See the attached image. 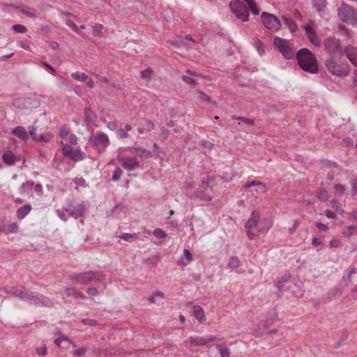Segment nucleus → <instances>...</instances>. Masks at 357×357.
I'll return each mask as SVG.
<instances>
[{
    "label": "nucleus",
    "mask_w": 357,
    "mask_h": 357,
    "mask_svg": "<svg viewBox=\"0 0 357 357\" xmlns=\"http://www.w3.org/2000/svg\"><path fill=\"white\" fill-rule=\"evenodd\" d=\"M299 66L302 70L310 73H318V65L315 56L307 49L300 50L296 54Z\"/></svg>",
    "instance_id": "f257e3e1"
},
{
    "label": "nucleus",
    "mask_w": 357,
    "mask_h": 357,
    "mask_svg": "<svg viewBox=\"0 0 357 357\" xmlns=\"http://www.w3.org/2000/svg\"><path fill=\"white\" fill-rule=\"evenodd\" d=\"M104 278L102 272L88 271L73 274L70 280L72 284H87L91 281H101Z\"/></svg>",
    "instance_id": "f03ea898"
},
{
    "label": "nucleus",
    "mask_w": 357,
    "mask_h": 357,
    "mask_svg": "<svg viewBox=\"0 0 357 357\" xmlns=\"http://www.w3.org/2000/svg\"><path fill=\"white\" fill-rule=\"evenodd\" d=\"M325 66L330 73L339 77L348 76L351 70L348 63H337L334 57L327 59L325 61Z\"/></svg>",
    "instance_id": "7ed1b4c3"
},
{
    "label": "nucleus",
    "mask_w": 357,
    "mask_h": 357,
    "mask_svg": "<svg viewBox=\"0 0 357 357\" xmlns=\"http://www.w3.org/2000/svg\"><path fill=\"white\" fill-rule=\"evenodd\" d=\"M340 20L349 25L357 26V10L352 6L342 3L337 9Z\"/></svg>",
    "instance_id": "20e7f679"
},
{
    "label": "nucleus",
    "mask_w": 357,
    "mask_h": 357,
    "mask_svg": "<svg viewBox=\"0 0 357 357\" xmlns=\"http://www.w3.org/2000/svg\"><path fill=\"white\" fill-rule=\"evenodd\" d=\"M85 213V206L83 202L78 204L76 206H73L72 204L68 205V208L58 209L56 213L59 217L63 221H66L68 218L71 216L75 218L82 217Z\"/></svg>",
    "instance_id": "39448f33"
},
{
    "label": "nucleus",
    "mask_w": 357,
    "mask_h": 357,
    "mask_svg": "<svg viewBox=\"0 0 357 357\" xmlns=\"http://www.w3.org/2000/svg\"><path fill=\"white\" fill-rule=\"evenodd\" d=\"M89 143L95 147L99 153H102L110 144V140L105 133L97 132L96 134L91 135Z\"/></svg>",
    "instance_id": "423d86ee"
},
{
    "label": "nucleus",
    "mask_w": 357,
    "mask_h": 357,
    "mask_svg": "<svg viewBox=\"0 0 357 357\" xmlns=\"http://www.w3.org/2000/svg\"><path fill=\"white\" fill-rule=\"evenodd\" d=\"M324 47L330 57L341 56L343 54L340 40L334 37H329L325 40Z\"/></svg>",
    "instance_id": "0eeeda50"
},
{
    "label": "nucleus",
    "mask_w": 357,
    "mask_h": 357,
    "mask_svg": "<svg viewBox=\"0 0 357 357\" xmlns=\"http://www.w3.org/2000/svg\"><path fill=\"white\" fill-rule=\"evenodd\" d=\"M230 8L236 17L243 22L249 20V8L243 4L240 0H235L230 3Z\"/></svg>",
    "instance_id": "6e6552de"
},
{
    "label": "nucleus",
    "mask_w": 357,
    "mask_h": 357,
    "mask_svg": "<svg viewBox=\"0 0 357 357\" xmlns=\"http://www.w3.org/2000/svg\"><path fill=\"white\" fill-rule=\"evenodd\" d=\"M261 19L263 24L267 29L276 32L280 29V21L274 15L263 12L261 15Z\"/></svg>",
    "instance_id": "1a4fd4ad"
},
{
    "label": "nucleus",
    "mask_w": 357,
    "mask_h": 357,
    "mask_svg": "<svg viewBox=\"0 0 357 357\" xmlns=\"http://www.w3.org/2000/svg\"><path fill=\"white\" fill-rule=\"evenodd\" d=\"M220 340L215 335H207L206 337L191 336L185 341V344L187 347H203L209 342Z\"/></svg>",
    "instance_id": "9d476101"
},
{
    "label": "nucleus",
    "mask_w": 357,
    "mask_h": 357,
    "mask_svg": "<svg viewBox=\"0 0 357 357\" xmlns=\"http://www.w3.org/2000/svg\"><path fill=\"white\" fill-rule=\"evenodd\" d=\"M273 45L278 49L282 54L287 59L294 56V52L289 45L287 40L275 37L273 40Z\"/></svg>",
    "instance_id": "9b49d317"
},
{
    "label": "nucleus",
    "mask_w": 357,
    "mask_h": 357,
    "mask_svg": "<svg viewBox=\"0 0 357 357\" xmlns=\"http://www.w3.org/2000/svg\"><path fill=\"white\" fill-rule=\"evenodd\" d=\"M26 301L36 306L50 307L52 305V301L47 297H45L38 293H33L31 291H30L29 296H27Z\"/></svg>",
    "instance_id": "f8f14e48"
},
{
    "label": "nucleus",
    "mask_w": 357,
    "mask_h": 357,
    "mask_svg": "<svg viewBox=\"0 0 357 357\" xmlns=\"http://www.w3.org/2000/svg\"><path fill=\"white\" fill-rule=\"evenodd\" d=\"M63 155L72 160L77 162L84 159V153L80 149H73L69 144H65L61 149Z\"/></svg>",
    "instance_id": "ddd939ff"
},
{
    "label": "nucleus",
    "mask_w": 357,
    "mask_h": 357,
    "mask_svg": "<svg viewBox=\"0 0 357 357\" xmlns=\"http://www.w3.org/2000/svg\"><path fill=\"white\" fill-rule=\"evenodd\" d=\"M259 213L257 211H253L251 213L250 218L248 220L245 225V227L247 229V234L250 238H252L253 236V233L252 231V229H255L257 226V224L259 221Z\"/></svg>",
    "instance_id": "4468645a"
},
{
    "label": "nucleus",
    "mask_w": 357,
    "mask_h": 357,
    "mask_svg": "<svg viewBox=\"0 0 357 357\" xmlns=\"http://www.w3.org/2000/svg\"><path fill=\"white\" fill-rule=\"evenodd\" d=\"M119 162L127 171H133L139 167V163L135 157H118Z\"/></svg>",
    "instance_id": "2eb2a0df"
},
{
    "label": "nucleus",
    "mask_w": 357,
    "mask_h": 357,
    "mask_svg": "<svg viewBox=\"0 0 357 357\" xmlns=\"http://www.w3.org/2000/svg\"><path fill=\"white\" fill-rule=\"evenodd\" d=\"M306 36L309 40L315 46L319 47L321 41L316 34L315 26L313 22H310L309 24L304 26Z\"/></svg>",
    "instance_id": "dca6fc26"
},
{
    "label": "nucleus",
    "mask_w": 357,
    "mask_h": 357,
    "mask_svg": "<svg viewBox=\"0 0 357 357\" xmlns=\"http://www.w3.org/2000/svg\"><path fill=\"white\" fill-rule=\"evenodd\" d=\"M344 52L351 63L357 66V47L348 45L344 47Z\"/></svg>",
    "instance_id": "f3484780"
},
{
    "label": "nucleus",
    "mask_w": 357,
    "mask_h": 357,
    "mask_svg": "<svg viewBox=\"0 0 357 357\" xmlns=\"http://www.w3.org/2000/svg\"><path fill=\"white\" fill-rule=\"evenodd\" d=\"M192 312L199 322L203 323L206 320V316L203 308L200 305H193Z\"/></svg>",
    "instance_id": "a211bd4d"
},
{
    "label": "nucleus",
    "mask_w": 357,
    "mask_h": 357,
    "mask_svg": "<svg viewBox=\"0 0 357 357\" xmlns=\"http://www.w3.org/2000/svg\"><path fill=\"white\" fill-rule=\"evenodd\" d=\"M30 291L26 290L24 287H15L12 289V294L21 300L27 301V296Z\"/></svg>",
    "instance_id": "6ab92c4d"
},
{
    "label": "nucleus",
    "mask_w": 357,
    "mask_h": 357,
    "mask_svg": "<svg viewBox=\"0 0 357 357\" xmlns=\"http://www.w3.org/2000/svg\"><path fill=\"white\" fill-rule=\"evenodd\" d=\"M2 160L6 165L11 166L15 165L17 157L11 151H6L2 155Z\"/></svg>",
    "instance_id": "aec40b11"
},
{
    "label": "nucleus",
    "mask_w": 357,
    "mask_h": 357,
    "mask_svg": "<svg viewBox=\"0 0 357 357\" xmlns=\"http://www.w3.org/2000/svg\"><path fill=\"white\" fill-rule=\"evenodd\" d=\"M62 290L65 292V294H66V296L68 297L73 296L75 298H85L84 294L82 292L77 291L74 287H71V288L63 287Z\"/></svg>",
    "instance_id": "412c9836"
},
{
    "label": "nucleus",
    "mask_w": 357,
    "mask_h": 357,
    "mask_svg": "<svg viewBox=\"0 0 357 357\" xmlns=\"http://www.w3.org/2000/svg\"><path fill=\"white\" fill-rule=\"evenodd\" d=\"M84 121L87 123H93L97 120L96 114L90 107H86L84 110Z\"/></svg>",
    "instance_id": "4be33fe9"
},
{
    "label": "nucleus",
    "mask_w": 357,
    "mask_h": 357,
    "mask_svg": "<svg viewBox=\"0 0 357 357\" xmlns=\"http://www.w3.org/2000/svg\"><path fill=\"white\" fill-rule=\"evenodd\" d=\"M32 207L30 204H25L18 208L16 211V215L18 219L24 218L31 211Z\"/></svg>",
    "instance_id": "5701e85b"
},
{
    "label": "nucleus",
    "mask_w": 357,
    "mask_h": 357,
    "mask_svg": "<svg viewBox=\"0 0 357 357\" xmlns=\"http://www.w3.org/2000/svg\"><path fill=\"white\" fill-rule=\"evenodd\" d=\"M195 99L201 103H210L211 98L205 93L201 91H196L194 93Z\"/></svg>",
    "instance_id": "b1692460"
},
{
    "label": "nucleus",
    "mask_w": 357,
    "mask_h": 357,
    "mask_svg": "<svg viewBox=\"0 0 357 357\" xmlns=\"http://www.w3.org/2000/svg\"><path fill=\"white\" fill-rule=\"evenodd\" d=\"M12 133L22 140H26L29 139V135L25 130V128L22 126H17L14 128L12 131Z\"/></svg>",
    "instance_id": "393cba45"
},
{
    "label": "nucleus",
    "mask_w": 357,
    "mask_h": 357,
    "mask_svg": "<svg viewBox=\"0 0 357 357\" xmlns=\"http://www.w3.org/2000/svg\"><path fill=\"white\" fill-rule=\"evenodd\" d=\"M133 151L138 153V156L143 159H147L152 157V154L149 150L140 146H136L132 149Z\"/></svg>",
    "instance_id": "a878e982"
},
{
    "label": "nucleus",
    "mask_w": 357,
    "mask_h": 357,
    "mask_svg": "<svg viewBox=\"0 0 357 357\" xmlns=\"http://www.w3.org/2000/svg\"><path fill=\"white\" fill-rule=\"evenodd\" d=\"M283 22L286 24V26L289 28V31L292 33L295 32L298 28L296 22L290 17H288L285 15H283L282 17Z\"/></svg>",
    "instance_id": "bb28decb"
},
{
    "label": "nucleus",
    "mask_w": 357,
    "mask_h": 357,
    "mask_svg": "<svg viewBox=\"0 0 357 357\" xmlns=\"http://www.w3.org/2000/svg\"><path fill=\"white\" fill-rule=\"evenodd\" d=\"M33 185H34L33 181H27L26 182L22 183V185H21V187L20 188V193L21 195H24V194L29 192L32 190Z\"/></svg>",
    "instance_id": "cd10ccee"
},
{
    "label": "nucleus",
    "mask_w": 357,
    "mask_h": 357,
    "mask_svg": "<svg viewBox=\"0 0 357 357\" xmlns=\"http://www.w3.org/2000/svg\"><path fill=\"white\" fill-rule=\"evenodd\" d=\"M248 5V8L251 10L252 13L255 15H257L259 13V10L257 7V4L255 0H243Z\"/></svg>",
    "instance_id": "c85d7f7f"
},
{
    "label": "nucleus",
    "mask_w": 357,
    "mask_h": 357,
    "mask_svg": "<svg viewBox=\"0 0 357 357\" xmlns=\"http://www.w3.org/2000/svg\"><path fill=\"white\" fill-rule=\"evenodd\" d=\"M71 77L77 81L85 82V81H87L88 75L84 73H79L78 72H76L72 73Z\"/></svg>",
    "instance_id": "c756f323"
},
{
    "label": "nucleus",
    "mask_w": 357,
    "mask_h": 357,
    "mask_svg": "<svg viewBox=\"0 0 357 357\" xmlns=\"http://www.w3.org/2000/svg\"><path fill=\"white\" fill-rule=\"evenodd\" d=\"M357 232V226L351 225L344 229L342 234L346 237H350L351 235Z\"/></svg>",
    "instance_id": "7c9ffc66"
},
{
    "label": "nucleus",
    "mask_w": 357,
    "mask_h": 357,
    "mask_svg": "<svg viewBox=\"0 0 357 357\" xmlns=\"http://www.w3.org/2000/svg\"><path fill=\"white\" fill-rule=\"evenodd\" d=\"M192 261V256L190 252L188 249L183 250V257L182 258V263L183 265H187Z\"/></svg>",
    "instance_id": "2f4dec72"
},
{
    "label": "nucleus",
    "mask_w": 357,
    "mask_h": 357,
    "mask_svg": "<svg viewBox=\"0 0 357 357\" xmlns=\"http://www.w3.org/2000/svg\"><path fill=\"white\" fill-rule=\"evenodd\" d=\"M217 349H218L222 357H229L230 356V351L226 346L218 345Z\"/></svg>",
    "instance_id": "473e14b6"
},
{
    "label": "nucleus",
    "mask_w": 357,
    "mask_h": 357,
    "mask_svg": "<svg viewBox=\"0 0 357 357\" xmlns=\"http://www.w3.org/2000/svg\"><path fill=\"white\" fill-rule=\"evenodd\" d=\"M333 188L337 195H344L346 191L345 186L341 183L335 184Z\"/></svg>",
    "instance_id": "72a5a7b5"
},
{
    "label": "nucleus",
    "mask_w": 357,
    "mask_h": 357,
    "mask_svg": "<svg viewBox=\"0 0 357 357\" xmlns=\"http://www.w3.org/2000/svg\"><path fill=\"white\" fill-rule=\"evenodd\" d=\"M313 6L317 11H321L326 6V0H313Z\"/></svg>",
    "instance_id": "f704fd0d"
},
{
    "label": "nucleus",
    "mask_w": 357,
    "mask_h": 357,
    "mask_svg": "<svg viewBox=\"0 0 357 357\" xmlns=\"http://www.w3.org/2000/svg\"><path fill=\"white\" fill-rule=\"evenodd\" d=\"M181 79L185 84L190 86H196L198 84L195 79L186 75H183Z\"/></svg>",
    "instance_id": "c9c22d12"
},
{
    "label": "nucleus",
    "mask_w": 357,
    "mask_h": 357,
    "mask_svg": "<svg viewBox=\"0 0 357 357\" xmlns=\"http://www.w3.org/2000/svg\"><path fill=\"white\" fill-rule=\"evenodd\" d=\"M228 265H229V266L231 268H236L240 265V261H239L238 257H231L229 259Z\"/></svg>",
    "instance_id": "e433bc0d"
},
{
    "label": "nucleus",
    "mask_w": 357,
    "mask_h": 357,
    "mask_svg": "<svg viewBox=\"0 0 357 357\" xmlns=\"http://www.w3.org/2000/svg\"><path fill=\"white\" fill-rule=\"evenodd\" d=\"M103 26L101 24H96L93 26V34L94 36H100L102 34Z\"/></svg>",
    "instance_id": "4c0bfd02"
},
{
    "label": "nucleus",
    "mask_w": 357,
    "mask_h": 357,
    "mask_svg": "<svg viewBox=\"0 0 357 357\" xmlns=\"http://www.w3.org/2000/svg\"><path fill=\"white\" fill-rule=\"evenodd\" d=\"M52 137V136L50 133H45L37 137H33V139L40 142H48Z\"/></svg>",
    "instance_id": "58836bf2"
},
{
    "label": "nucleus",
    "mask_w": 357,
    "mask_h": 357,
    "mask_svg": "<svg viewBox=\"0 0 357 357\" xmlns=\"http://www.w3.org/2000/svg\"><path fill=\"white\" fill-rule=\"evenodd\" d=\"M152 75H153V71L150 68L146 69V70H142L141 72V77L143 79H146V81H149L150 80Z\"/></svg>",
    "instance_id": "ea45409f"
},
{
    "label": "nucleus",
    "mask_w": 357,
    "mask_h": 357,
    "mask_svg": "<svg viewBox=\"0 0 357 357\" xmlns=\"http://www.w3.org/2000/svg\"><path fill=\"white\" fill-rule=\"evenodd\" d=\"M153 235L158 238H165L167 237V234L160 228L154 229Z\"/></svg>",
    "instance_id": "a19ab883"
},
{
    "label": "nucleus",
    "mask_w": 357,
    "mask_h": 357,
    "mask_svg": "<svg viewBox=\"0 0 357 357\" xmlns=\"http://www.w3.org/2000/svg\"><path fill=\"white\" fill-rule=\"evenodd\" d=\"M254 45L257 49L259 53L262 54L264 53V47L263 43L258 39L254 40Z\"/></svg>",
    "instance_id": "79ce46f5"
},
{
    "label": "nucleus",
    "mask_w": 357,
    "mask_h": 357,
    "mask_svg": "<svg viewBox=\"0 0 357 357\" xmlns=\"http://www.w3.org/2000/svg\"><path fill=\"white\" fill-rule=\"evenodd\" d=\"M12 28L17 33H24L27 31L26 27L22 24H14Z\"/></svg>",
    "instance_id": "37998d69"
},
{
    "label": "nucleus",
    "mask_w": 357,
    "mask_h": 357,
    "mask_svg": "<svg viewBox=\"0 0 357 357\" xmlns=\"http://www.w3.org/2000/svg\"><path fill=\"white\" fill-rule=\"evenodd\" d=\"M332 207L340 214H342L344 211L340 208L339 202L336 199H332L331 202Z\"/></svg>",
    "instance_id": "c03bdc74"
},
{
    "label": "nucleus",
    "mask_w": 357,
    "mask_h": 357,
    "mask_svg": "<svg viewBox=\"0 0 357 357\" xmlns=\"http://www.w3.org/2000/svg\"><path fill=\"white\" fill-rule=\"evenodd\" d=\"M351 194L352 196L357 195V178L351 181Z\"/></svg>",
    "instance_id": "a18cd8bd"
},
{
    "label": "nucleus",
    "mask_w": 357,
    "mask_h": 357,
    "mask_svg": "<svg viewBox=\"0 0 357 357\" xmlns=\"http://www.w3.org/2000/svg\"><path fill=\"white\" fill-rule=\"evenodd\" d=\"M122 170L119 167H116L112 175V180L114 181H119L122 175Z\"/></svg>",
    "instance_id": "49530a36"
},
{
    "label": "nucleus",
    "mask_w": 357,
    "mask_h": 357,
    "mask_svg": "<svg viewBox=\"0 0 357 357\" xmlns=\"http://www.w3.org/2000/svg\"><path fill=\"white\" fill-rule=\"evenodd\" d=\"M256 186L257 188L255 189V191L257 192L265 193L267 191V188L261 182L258 181Z\"/></svg>",
    "instance_id": "de8ad7c7"
},
{
    "label": "nucleus",
    "mask_w": 357,
    "mask_h": 357,
    "mask_svg": "<svg viewBox=\"0 0 357 357\" xmlns=\"http://www.w3.org/2000/svg\"><path fill=\"white\" fill-rule=\"evenodd\" d=\"M318 198L321 201H326L329 198L328 192L326 190H321L318 194Z\"/></svg>",
    "instance_id": "09e8293b"
},
{
    "label": "nucleus",
    "mask_w": 357,
    "mask_h": 357,
    "mask_svg": "<svg viewBox=\"0 0 357 357\" xmlns=\"http://www.w3.org/2000/svg\"><path fill=\"white\" fill-rule=\"evenodd\" d=\"M232 119L239 120V121H242V122H243L244 123H246V124H249V125H251V126L254 125V121L253 120L250 119H247L245 117H240V116H233Z\"/></svg>",
    "instance_id": "8fccbe9b"
},
{
    "label": "nucleus",
    "mask_w": 357,
    "mask_h": 357,
    "mask_svg": "<svg viewBox=\"0 0 357 357\" xmlns=\"http://www.w3.org/2000/svg\"><path fill=\"white\" fill-rule=\"evenodd\" d=\"M18 230V225L16 222H13L10 224L7 227V232L8 233H15Z\"/></svg>",
    "instance_id": "3c124183"
},
{
    "label": "nucleus",
    "mask_w": 357,
    "mask_h": 357,
    "mask_svg": "<svg viewBox=\"0 0 357 357\" xmlns=\"http://www.w3.org/2000/svg\"><path fill=\"white\" fill-rule=\"evenodd\" d=\"M356 273V268L354 266H350L348 269V274L347 277L343 278L344 282H347L350 280L351 275Z\"/></svg>",
    "instance_id": "603ef678"
},
{
    "label": "nucleus",
    "mask_w": 357,
    "mask_h": 357,
    "mask_svg": "<svg viewBox=\"0 0 357 357\" xmlns=\"http://www.w3.org/2000/svg\"><path fill=\"white\" fill-rule=\"evenodd\" d=\"M120 238L126 241H132V240L136 238V235L131 234H124L120 236Z\"/></svg>",
    "instance_id": "864d4df0"
},
{
    "label": "nucleus",
    "mask_w": 357,
    "mask_h": 357,
    "mask_svg": "<svg viewBox=\"0 0 357 357\" xmlns=\"http://www.w3.org/2000/svg\"><path fill=\"white\" fill-rule=\"evenodd\" d=\"M82 322L84 325H88L90 326H95L97 324V321L95 319H84L82 320Z\"/></svg>",
    "instance_id": "5fc2aeb1"
},
{
    "label": "nucleus",
    "mask_w": 357,
    "mask_h": 357,
    "mask_svg": "<svg viewBox=\"0 0 357 357\" xmlns=\"http://www.w3.org/2000/svg\"><path fill=\"white\" fill-rule=\"evenodd\" d=\"M154 127H155V125L151 121H150V120L146 121L145 128H144L146 131L149 132V131L153 130Z\"/></svg>",
    "instance_id": "6e6d98bb"
},
{
    "label": "nucleus",
    "mask_w": 357,
    "mask_h": 357,
    "mask_svg": "<svg viewBox=\"0 0 357 357\" xmlns=\"http://www.w3.org/2000/svg\"><path fill=\"white\" fill-rule=\"evenodd\" d=\"M21 13H22L23 15L27 16V17H29L32 19H36L37 16L36 15L33 13V12H31V11H28V10H26L24 9H22L20 10V11Z\"/></svg>",
    "instance_id": "4d7b16f0"
},
{
    "label": "nucleus",
    "mask_w": 357,
    "mask_h": 357,
    "mask_svg": "<svg viewBox=\"0 0 357 357\" xmlns=\"http://www.w3.org/2000/svg\"><path fill=\"white\" fill-rule=\"evenodd\" d=\"M36 353L39 355V356H45L47 354V348L45 345L42 346V347H38L36 349Z\"/></svg>",
    "instance_id": "13d9d810"
},
{
    "label": "nucleus",
    "mask_w": 357,
    "mask_h": 357,
    "mask_svg": "<svg viewBox=\"0 0 357 357\" xmlns=\"http://www.w3.org/2000/svg\"><path fill=\"white\" fill-rule=\"evenodd\" d=\"M88 295L97 296L99 294L98 289L96 287H90L86 291Z\"/></svg>",
    "instance_id": "bf43d9fd"
},
{
    "label": "nucleus",
    "mask_w": 357,
    "mask_h": 357,
    "mask_svg": "<svg viewBox=\"0 0 357 357\" xmlns=\"http://www.w3.org/2000/svg\"><path fill=\"white\" fill-rule=\"evenodd\" d=\"M117 134L119 135V137L122 139L127 138L129 136L128 133L123 129H119L117 130Z\"/></svg>",
    "instance_id": "052dcab7"
},
{
    "label": "nucleus",
    "mask_w": 357,
    "mask_h": 357,
    "mask_svg": "<svg viewBox=\"0 0 357 357\" xmlns=\"http://www.w3.org/2000/svg\"><path fill=\"white\" fill-rule=\"evenodd\" d=\"M67 25L70 26L74 31L79 33V27L73 21H68Z\"/></svg>",
    "instance_id": "680f3d73"
},
{
    "label": "nucleus",
    "mask_w": 357,
    "mask_h": 357,
    "mask_svg": "<svg viewBox=\"0 0 357 357\" xmlns=\"http://www.w3.org/2000/svg\"><path fill=\"white\" fill-rule=\"evenodd\" d=\"M43 66L45 67V68L52 74V75H55L56 74V70L52 66H50V64H48L46 62H43Z\"/></svg>",
    "instance_id": "e2e57ef3"
},
{
    "label": "nucleus",
    "mask_w": 357,
    "mask_h": 357,
    "mask_svg": "<svg viewBox=\"0 0 357 357\" xmlns=\"http://www.w3.org/2000/svg\"><path fill=\"white\" fill-rule=\"evenodd\" d=\"M107 128L110 130H115L117 128V123L115 121H109Z\"/></svg>",
    "instance_id": "0e129e2a"
},
{
    "label": "nucleus",
    "mask_w": 357,
    "mask_h": 357,
    "mask_svg": "<svg viewBox=\"0 0 357 357\" xmlns=\"http://www.w3.org/2000/svg\"><path fill=\"white\" fill-rule=\"evenodd\" d=\"M325 215L328 218H331V219H336L337 218L336 214L328 209L325 211Z\"/></svg>",
    "instance_id": "69168bd1"
},
{
    "label": "nucleus",
    "mask_w": 357,
    "mask_h": 357,
    "mask_svg": "<svg viewBox=\"0 0 357 357\" xmlns=\"http://www.w3.org/2000/svg\"><path fill=\"white\" fill-rule=\"evenodd\" d=\"M340 244H341V242L339 240L335 239V238H333L330 241V246L331 248H337L340 245Z\"/></svg>",
    "instance_id": "338daca9"
},
{
    "label": "nucleus",
    "mask_w": 357,
    "mask_h": 357,
    "mask_svg": "<svg viewBox=\"0 0 357 357\" xmlns=\"http://www.w3.org/2000/svg\"><path fill=\"white\" fill-rule=\"evenodd\" d=\"M316 227L321 231H325L328 229V227L326 225L321 223V222H317Z\"/></svg>",
    "instance_id": "774afa93"
}]
</instances>
